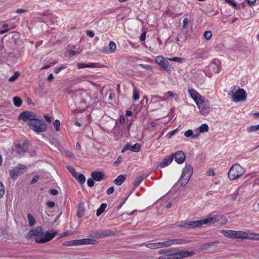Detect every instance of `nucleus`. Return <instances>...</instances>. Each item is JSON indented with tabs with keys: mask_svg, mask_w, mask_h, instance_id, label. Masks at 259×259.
<instances>
[{
	"mask_svg": "<svg viewBox=\"0 0 259 259\" xmlns=\"http://www.w3.org/2000/svg\"><path fill=\"white\" fill-rule=\"evenodd\" d=\"M18 119L28 122L29 127L36 133L44 132L47 130V125L36 118V115L30 111H24L18 116Z\"/></svg>",
	"mask_w": 259,
	"mask_h": 259,
	"instance_id": "1",
	"label": "nucleus"
},
{
	"mask_svg": "<svg viewBox=\"0 0 259 259\" xmlns=\"http://www.w3.org/2000/svg\"><path fill=\"white\" fill-rule=\"evenodd\" d=\"M58 232L52 229L44 234L43 229L40 226L36 227L29 231L26 236L27 239H34L37 243H44L53 239Z\"/></svg>",
	"mask_w": 259,
	"mask_h": 259,
	"instance_id": "2",
	"label": "nucleus"
},
{
	"mask_svg": "<svg viewBox=\"0 0 259 259\" xmlns=\"http://www.w3.org/2000/svg\"><path fill=\"white\" fill-rule=\"evenodd\" d=\"M188 93L190 96L196 104L200 113L203 115H207L210 111L209 101L193 89H189Z\"/></svg>",
	"mask_w": 259,
	"mask_h": 259,
	"instance_id": "3",
	"label": "nucleus"
},
{
	"mask_svg": "<svg viewBox=\"0 0 259 259\" xmlns=\"http://www.w3.org/2000/svg\"><path fill=\"white\" fill-rule=\"evenodd\" d=\"M227 222V218L221 214H209L208 217L203 219L204 224H212L214 226H222Z\"/></svg>",
	"mask_w": 259,
	"mask_h": 259,
	"instance_id": "4",
	"label": "nucleus"
},
{
	"mask_svg": "<svg viewBox=\"0 0 259 259\" xmlns=\"http://www.w3.org/2000/svg\"><path fill=\"white\" fill-rule=\"evenodd\" d=\"M244 168L239 164L235 163L231 166L228 173L229 179L231 180H235L240 178L244 173Z\"/></svg>",
	"mask_w": 259,
	"mask_h": 259,
	"instance_id": "5",
	"label": "nucleus"
},
{
	"mask_svg": "<svg viewBox=\"0 0 259 259\" xmlns=\"http://www.w3.org/2000/svg\"><path fill=\"white\" fill-rule=\"evenodd\" d=\"M194 254L193 251L182 250L168 255L160 256L158 259H182L186 257L191 256Z\"/></svg>",
	"mask_w": 259,
	"mask_h": 259,
	"instance_id": "6",
	"label": "nucleus"
},
{
	"mask_svg": "<svg viewBox=\"0 0 259 259\" xmlns=\"http://www.w3.org/2000/svg\"><path fill=\"white\" fill-rule=\"evenodd\" d=\"M193 174V167L190 164H187L183 169L181 177L179 180L181 186H185L190 180Z\"/></svg>",
	"mask_w": 259,
	"mask_h": 259,
	"instance_id": "7",
	"label": "nucleus"
},
{
	"mask_svg": "<svg viewBox=\"0 0 259 259\" xmlns=\"http://www.w3.org/2000/svg\"><path fill=\"white\" fill-rule=\"evenodd\" d=\"M234 239L259 240V234L253 233L249 231H235Z\"/></svg>",
	"mask_w": 259,
	"mask_h": 259,
	"instance_id": "8",
	"label": "nucleus"
},
{
	"mask_svg": "<svg viewBox=\"0 0 259 259\" xmlns=\"http://www.w3.org/2000/svg\"><path fill=\"white\" fill-rule=\"evenodd\" d=\"M235 90V87H234V88L229 93V95L232 96V101L236 102L244 101L246 98L245 91L242 89H240L234 92Z\"/></svg>",
	"mask_w": 259,
	"mask_h": 259,
	"instance_id": "9",
	"label": "nucleus"
},
{
	"mask_svg": "<svg viewBox=\"0 0 259 259\" xmlns=\"http://www.w3.org/2000/svg\"><path fill=\"white\" fill-rule=\"evenodd\" d=\"M221 67V62L218 59L213 60L208 66V72L210 76L213 73L220 72Z\"/></svg>",
	"mask_w": 259,
	"mask_h": 259,
	"instance_id": "10",
	"label": "nucleus"
},
{
	"mask_svg": "<svg viewBox=\"0 0 259 259\" xmlns=\"http://www.w3.org/2000/svg\"><path fill=\"white\" fill-rule=\"evenodd\" d=\"M155 62L163 69L170 70L171 66L170 65L168 61H167L163 56H158L155 57Z\"/></svg>",
	"mask_w": 259,
	"mask_h": 259,
	"instance_id": "11",
	"label": "nucleus"
},
{
	"mask_svg": "<svg viewBox=\"0 0 259 259\" xmlns=\"http://www.w3.org/2000/svg\"><path fill=\"white\" fill-rule=\"evenodd\" d=\"M182 240L178 239H167L163 242H158L159 248L167 247L172 245L182 244Z\"/></svg>",
	"mask_w": 259,
	"mask_h": 259,
	"instance_id": "12",
	"label": "nucleus"
},
{
	"mask_svg": "<svg viewBox=\"0 0 259 259\" xmlns=\"http://www.w3.org/2000/svg\"><path fill=\"white\" fill-rule=\"evenodd\" d=\"M203 225H204V224L203 223V219H202L200 220L189 221L187 223L182 222L179 225V226L186 228H192L198 227Z\"/></svg>",
	"mask_w": 259,
	"mask_h": 259,
	"instance_id": "13",
	"label": "nucleus"
},
{
	"mask_svg": "<svg viewBox=\"0 0 259 259\" xmlns=\"http://www.w3.org/2000/svg\"><path fill=\"white\" fill-rule=\"evenodd\" d=\"M26 168L25 166L19 164L17 166L13 168L10 171V175L12 178L16 179L19 175L24 172Z\"/></svg>",
	"mask_w": 259,
	"mask_h": 259,
	"instance_id": "14",
	"label": "nucleus"
},
{
	"mask_svg": "<svg viewBox=\"0 0 259 259\" xmlns=\"http://www.w3.org/2000/svg\"><path fill=\"white\" fill-rule=\"evenodd\" d=\"M98 243V241L95 239L91 238H85L80 240H73L72 242V244L74 245H80L84 244H97Z\"/></svg>",
	"mask_w": 259,
	"mask_h": 259,
	"instance_id": "15",
	"label": "nucleus"
},
{
	"mask_svg": "<svg viewBox=\"0 0 259 259\" xmlns=\"http://www.w3.org/2000/svg\"><path fill=\"white\" fill-rule=\"evenodd\" d=\"M113 232L109 230H102L94 233V237L97 239L104 238L112 235Z\"/></svg>",
	"mask_w": 259,
	"mask_h": 259,
	"instance_id": "16",
	"label": "nucleus"
},
{
	"mask_svg": "<svg viewBox=\"0 0 259 259\" xmlns=\"http://www.w3.org/2000/svg\"><path fill=\"white\" fill-rule=\"evenodd\" d=\"M174 157L175 161L179 164L183 163L186 158L184 153L182 151H177L174 155H173V158Z\"/></svg>",
	"mask_w": 259,
	"mask_h": 259,
	"instance_id": "17",
	"label": "nucleus"
},
{
	"mask_svg": "<svg viewBox=\"0 0 259 259\" xmlns=\"http://www.w3.org/2000/svg\"><path fill=\"white\" fill-rule=\"evenodd\" d=\"M91 176L93 180L98 182L104 179V174L102 171H94L92 172Z\"/></svg>",
	"mask_w": 259,
	"mask_h": 259,
	"instance_id": "18",
	"label": "nucleus"
},
{
	"mask_svg": "<svg viewBox=\"0 0 259 259\" xmlns=\"http://www.w3.org/2000/svg\"><path fill=\"white\" fill-rule=\"evenodd\" d=\"M173 160V155H171L165 158L162 162L158 165L160 168L165 167L169 165Z\"/></svg>",
	"mask_w": 259,
	"mask_h": 259,
	"instance_id": "19",
	"label": "nucleus"
},
{
	"mask_svg": "<svg viewBox=\"0 0 259 259\" xmlns=\"http://www.w3.org/2000/svg\"><path fill=\"white\" fill-rule=\"evenodd\" d=\"M235 231L231 230H222L221 233L226 237L231 239H234Z\"/></svg>",
	"mask_w": 259,
	"mask_h": 259,
	"instance_id": "20",
	"label": "nucleus"
},
{
	"mask_svg": "<svg viewBox=\"0 0 259 259\" xmlns=\"http://www.w3.org/2000/svg\"><path fill=\"white\" fill-rule=\"evenodd\" d=\"M76 66L79 69H82L85 67L94 68L97 67L96 64L94 63H91L90 64L78 63L76 64Z\"/></svg>",
	"mask_w": 259,
	"mask_h": 259,
	"instance_id": "21",
	"label": "nucleus"
},
{
	"mask_svg": "<svg viewBox=\"0 0 259 259\" xmlns=\"http://www.w3.org/2000/svg\"><path fill=\"white\" fill-rule=\"evenodd\" d=\"M143 245H144L146 247L151 249H155L159 248V246L158 245V242L143 243V244H142L140 246H143Z\"/></svg>",
	"mask_w": 259,
	"mask_h": 259,
	"instance_id": "22",
	"label": "nucleus"
},
{
	"mask_svg": "<svg viewBox=\"0 0 259 259\" xmlns=\"http://www.w3.org/2000/svg\"><path fill=\"white\" fill-rule=\"evenodd\" d=\"M126 175H120L114 180V184L118 186L121 185L126 179Z\"/></svg>",
	"mask_w": 259,
	"mask_h": 259,
	"instance_id": "23",
	"label": "nucleus"
},
{
	"mask_svg": "<svg viewBox=\"0 0 259 259\" xmlns=\"http://www.w3.org/2000/svg\"><path fill=\"white\" fill-rule=\"evenodd\" d=\"M27 219L29 226L33 227L35 225L36 221L31 213L27 214Z\"/></svg>",
	"mask_w": 259,
	"mask_h": 259,
	"instance_id": "24",
	"label": "nucleus"
},
{
	"mask_svg": "<svg viewBox=\"0 0 259 259\" xmlns=\"http://www.w3.org/2000/svg\"><path fill=\"white\" fill-rule=\"evenodd\" d=\"M106 206L107 204L106 203H102L100 207L97 210V216H100L104 211Z\"/></svg>",
	"mask_w": 259,
	"mask_h": 259,
	"instance_id": "25",
	"label": "nucleus"
},
{
	"mask_svg": "<svg viewBox=\"0 0 259 259\" xmlns=\"http://www.w3.org/2000/svg\"><path fill=\"white\" fill-rule=\"evenodd\" d=\"M144 178H145V177H144L143 176H141L140 177H137L134 181V186L136 187H137L138 186H139L140 185V184L142 183L143 180L144 179Z\"/></svg>",
	"mask_w": 259,
	"mask_h": 259,
	"instance_id": "26",
	"label": "nucleus"
},
{
	"mask_svg": "<svg viewBox=\"0 0 259 259\" xmlns=\"http://www.w3.org/2000/svg\"><path fill=\"white\" fill-rule=\"evenodd\" d=\"M209 127L207 124L204 123L202 124L201 125H200L197 130H199V131L200 133H204L205 132H207L208 131Z\"/></svg>",
	"mask_w": 259,
	"mask_h": 259,
	"instance_id": "27",
	"label": "nucleus"
},
{
	"mask_svg": "<svg viewBox=\"0 0 259 259\" xmlns=\"http://www.w3.org/2000/svg\"><path fill=\"white\" fill-rule=\"evenodd\" d=\"M80 184H83L85 181V178L82 174H78L77 178H75Z\"/></svg>",
	"mask_w": 259,
	"mask_h": 259,
	"instance_id": "28",
	"label": "nucleus"
},
{
	"mask_svg": "<svg viewBox=\"0 0 259 259\" xmlns=\"http://www.w3.org/2000/svg\"><path fill=\"white\" fill-rule=\"evenodd\" d=\"M127 199V196L122 197L121 198V199L120 200H118L117 201V203H118V206L117 207L118 210L119 209L122 207V206L125 203Z\"/></svg>",
	"mask_w": 259,
	"mask_h": 259,
	"instance_id": "29",
	"label": "nucleus"
},
{
	"mask_svg": "<svg viewBox=\"0 0 259 259\" xmlns=\"http://www.w3.org/2000/svg\"><path fill=\"white\" fill-rule=\"evenodd\" d=\"M22 100L20 98H19L18 97H15L13 98L14 104L16 107H20L21 105V104H22Z\"/></svg>",
	"mask_w": 259,
	"mask_h": 259,
	"instance_id": "30",
	"label": "nucleus"
},
{
	"mask_svg": "<svg viewBox=\"0 0 259 259\" xmlns=\"http://www.w3.org/2000/svg\"><path fill=\"white\" fill-rule=\"evenodd\" d=\"M67 168L74 178H77V173L76 172L75 169L72 166L68 165L67 166Z\"/></svg>",
	"mask_w": 259,
	"mask_h": 259,
	"instance_id": "31",
	"label": "nucleus"
},
{
	"mask_svg": "<svg viewBox=\"0 0 259 259\" xmlns=\"http://www.w3.org/2000/svg\"><path fill=\"white\" fill-rule=\"evenodd\" d=\"M259 130V124L251 125L247 128L248 132L251 133Z\"/></svg>",
	"mask_w": 259,
	"mask_h": 259,
	"instance_id": "32",
	"label": "nucleus"
},
{
	"mask_svg": "<svg viewBox=\"0 0 259 259\" xmlns=\"http://www.w3.org/2000/svg\"><path fill=\"white\" fill-rule=\"evenodd\" d=\"M27 150V148L26 147V145H25L24 143H23V145H21L20 144H19L17 147V151L19 152V153H21V152H25Z\"/></svg>",
	"mask_w": 259,
	"mask_h": 259,
	"instance_id": "33",
	"label": "nucleus"
},
{
	"mask_svg": "<svg viewBox=\"0 0 259 259\" xmlns=\"http://www.w3.org/2000/svg\"><path fill=\"white\" fill-rule=\"evenodd\" d=\"M140 148L141 145L138 143H136L131 147L130 150L134 152H138L140 151Z\"/></svg>",
	"mask_w": 259,
	"mask_h": 259,
	"instance_id": "34",
	"label": "nucleus"
},
{
	"mask_svg": "<svg viewBox=\"0 0 259 259\" xmlns=\"http://www.w3.org/2000/svg\"><path fill=\"white\" fill-rule=\"evenodd\" d=\"M140 98L139 91L136 89H134L133 91V99L134 101H137Z\"/></svg>",
	"mask_w": 259,
	"mask_h": 259,
	"instance_id": "35",
	"label": "nucleus"
},
{
	"mask_svg": "<svg viewBox=\"0 0 259 259\" xmlns=\"http://www.w3.org/2000/svg\"><path fill=\"white\" fill-rule=\"evenodd\" d=\"M19 75L20 73L18 71L15 72L14 75L9 78V81L10 82H13L15 81L18 78Z\"/></svg>",
	"mask_w": 259,
	"mask_h": 259,
	"instance_id": "36",
	"label": "nucleus"
},
{
	"mask_svg": "<svg viewBox=\"0 0 259 259\" xmlns=\"http://www.w3.org/2000/svg\"><path fill=\"white\" fill-rule=\"evenodd\" d=\"M84 213V208L82 207L79 206L77 210V216L79 218H81L83 216Z\"/></svg>",
	"mask_w": 259,
	"mask_h": 259,
	"instance_id": "37",
	"label": "nucleus"
},
{
	"mask_svg": "<svg viewBox=\"0 0 259 259\" xmlns=\"http://www.w3.org/2000/svg\"><path fill=\"white\" fill-rule=\"evenodd\" d=\"M113 47V41H110L109 42V47H107L104 48V52H108L109 51L111 53H112L113 52V51H112Z\"/></svg>",
	"mask_w": 259,
	"mask_h": 259,
	"instance_id": "38",
	"label": "nucleus"
},
{
	"mask_svg": "<svg viewBox=\"0 0 259 259\" xmlns=\"http://www.w3.org/2000/svg\"><path fill=\"white\" fill-rule=\"evenodd\" d=\"M215 244H216V242H209V243L204 244L202 246L201 249H206L209 248L211 246L214 245Z\"/></svg>",
	"mask_w": 259,
	"mask_h": 259,
	"instance_id": "39",
	"label": "nucleus"
},
{
	"mask_svg": "<svg viewBox=\"0 0 259 259\" xmlns=\"http://www.w3.org/2000/svg\"><path fill=\"white\" fill-rule=\"evenodd\" d=\"M203 36L206 40H209L212 36L211 32L210 31H206L203 34Z\"/></svg>",
	"mask_w": 259,
	"mask_h": 259,
	"instance_id": "40",
	"label": "nucleus"
},
{
	"mask_svg": "<svg viewBox=\"0 0 259 259\" xmlns=\"http://www.w3.org/2000/svg\"><path fill=\"white\" fill-rule=\"evenodd\" d=\"M60 121L58 119L55 120L54 122V126L57 131H59L60 130Z\"/></svg>",
	"mask_w": 259,
	"mask_h": 259,
	"instance_id": "41",
	"label": "nucleus"
},
{
	"mask_svg": "<svg viewBox=\"0 0 259 259\" xmlns=\"http://www.w3.org/2000/svg\"><path fill=\"white\" fill-rule=\"evenodd\" d=\"M139 66H140V67H141L142 68H144V69H145L147 70H149V71H152V67L150 65H148V64H140L139 65Z\"/></svg>",
	"mask_w": 259,
	"mask_h": 259,
	"instance_id": "42",
	"label": "nucleus"
},
{
	"mask_svg": "<svg viewBox=\"0 0 259 259\" xmlns=\"http://www.w3.org/2000/svg\"><path fill=\"white\" fill-rule=\"evenodd\" d=\"M184 136L186 137L193 138V132L191 130H188L184 133Z\"/></svg>",
	"mask_w": 259,
	"mask_h": 259,
	"instance_id": "43",
	"label": "nucleus"
},
{
	"mask_svg": "<svg viewBox=\"0 0 259 259\" xmlns=\"http://www.w3.org/2000/svg\"><path fill=\"white\" fill-rule=\"evenodd\" d=\"M5 192V187L3 183L0 181V198L4 196Z\"/></svg>",
	"mask_w": 259,
	"mask_h": 259,
	"instance_id": "44",
	"label": "nucleus"
},
{
	"mask_svg": "<svg viewBox=\"0 0 259 259\" xmlns=\"http://www.w3.org/2000/svg\"><path fill=\"white\" fill-rule=\"evenodd\" d=\"M170 60L180 63L183 62V59L180 57H174L170 59Z\"/></svg>",
	"mask_w": 259,
	"mask_h": 259,
	"instance_id": "45",
	"label": "nucleus"
},
{
	"mask_svg": "<svg viewBox=\"0 0 259 259\" xmlns=\"http://www.w3.org/2000/svg\"><path fill=\"white\" fill-rule=\"evenodd\" d=\"M94 181V180H93V178L88 180L87 184L89 187H93L94 186L95 183Z\"/></svg>",
	"mask_w": 259,
	"mask_h": 259,
	"instance_id": "46",
	"label": "nucleus"
},
{
	"mask_svg": "<svg viewBox=\"0 0 259 259\" xmlns=\"http://www.w3.org/2000/svg\"><path fill=\"white\" fill-rule=\"evenodd\" d=\"M65 68H66L65 66H61L60 67H57L55 68V69L54 70V72L55 73L57 74V73H59L61 70H63V69H65Z\"/></svg>",
	"mask_w": 259,
	"mask_h": 259,
	"instance_id": "47",
	"label": "nucleus"
},
{
	"mask_svg": "<svg viewBox=\"0 0 259 259\" xmlns=\"http://www.w3.org/2000/svg\"><path fill=\"white\" fill-rule=\"evenodd\" d=\"M47 206L50 208H53L55 205V203L54 201H49L47 203Z\"/></svg>",
	"mask_w": 259,
	"mask_h": 259,
	"instance_id": "48",
	"label": "nucleus"
},
{
	"mask_svg": "<svg viewBox=\"0 0 259 259\" xmlns=\"http://www.w3.org/2000/svg\"><path fill=\"white\" fill-rule=\"evenodd\" d=\"M87 35L90 37H93L95 35L94 32L92 30H87Z\"/></svg>",
	"mask_w": 259,
	"mask_h": 259,
	"instance_id": "49",
	"label": "nucleus"
},
{
	"mask_svg": "<svg viewBox=\"0 0 259 259\" xmlns=\"http://www.w3.org/2000/svg\"><path fill=\"white\" fill-rule=\"evenodd\" d=\"M70 234V233L69 231L64 232L63 233H61V234H59V238H62L64 237H66V236H68V235H69Z\"/></svg>",
	"mask_w": 259,
	"mask_h": 259,
	"instance_id": "50",
	"label": "nucleus"
},
{
	"mask_svg": "<svg viewBox=\"0 0 259 259\" xmlns=\"http://www.w3.org/2000/svg\"><path fill=\"white\" fill-rule=\"evenodd\" d=\"M39 179V176H37V175H35L32 179V180H31V184H34L36 182H37L38 180Z\"/></svg>",
	"mask_w": 259,
	"mask_h": 259,
	"instance_id": "51",
	"label": "nucleus"
},
{
	"mask_svg": "<svg viewBox=\"0 0 259 259\" xmlns=\"http://www.w3.org/2000/svg\"><path fill=\"white\" fill-rule=\"evenodd\" d=\"M56 62H52L50 63V64L49 65H46L44 66H43L41 68L42 70H44V69H48L49 67H50L51 66L53 65L54 64H56Z\"/></svg>",
	"mask_w": 259,
	"mask_h": 259,
	"instance_id": "52",
	"label": "nucleus"
},
{
	"mask_svg": "<svg viewBox=\"0 0 259 259\" xmlns=\"http://www.w3.org/2000/svg\"><path fill=\"white\" fill-rule=\"evenodd\" d=\"M146 38V32H143L140 36V40L141 41H144Z\"/></svg>",
	"mask_w": 259,
	"mask_h": 259,
	"instance_id": "53",
	"label": "nucleus"
},
{
	"mask_svg": "<svg viewBox=\"0 0 259 259\" xmlns=\"http://www.w3.org/2000/svg\"><path fill=\"white\" fill-rule=\"evenodd\" d=\"M200 133H201L197 128L196 130L195 131V133H193V138H196L197 137H198Z\"/></svg>",
	"mask_w": 259,
	"mask_h": 259,
	"instance_id": "54",
	"label": "nucleus"
},
{
	"mask_svg": "<svg viewBox=\"0 0 259 259\" xmlns=\"http://www.w3.org/2000/svg\"><path fill=\"white\" fill-rule=\"evenodd\" d=\"M188 23H189L188 19L187 18H185L183 20V27L186 28L187 27Z\"/></svg>",
	"mask_w": 259,
	"mask_h": 259,
	"instance_id": "55",
	"label": "nucleus"
},
{
	"mask_svg": "<svg viewBox=\"0 0 259 259\" xmlns=\"http://www.w3.org/2000/svg\"><path fill=\"white\" fill-rule=\"evenodd\" d=\"M107 194H111L113 193V186L110 187L106 191Z\"/></svg>",
	"mask_w": 259,
	"mask_h": 259,
	"instance_id": "56",
	"label": "nucleus"
},
{
	"mask_svg": "<svg viewBox=\"0 0 259 259\" xmlns=\"http://www.w3.org/2000/svg\"><path fill=\"white\" fill-rule=\"evenodd\" d=\"M119 121L121 124H123L125 122L124 116L123 115H120Z\"/></svg>",
	"mask_w": 259,
	"mask_h": 259,
	"instance_id": "57",
	"label": "nucleus"
},
{
	"mask_svg": "<svg viewBox=\"0 0 259 259\" xmlns=\"http://www.w3.org/2000/svg\"><path fill=\"white\" fill-rule=\"evenodd\" d=\"M58 193V192L56 189H51L50 191V194L53 195H57Z\"/></svg>",
	"mask_w": 259,
	"mask_h": 259,
	"instance_id": "58",
	"label": "nucleus"
},
{
	"mask_svg": "<svg viewBox=\"0 0 259 259\" xmlns=\"http://www.w3.org/2000/svg\"><path fill=\"white\" fill-rule=\"evenodd\" d=\"M48 80L49 81H52L54 79V75L52 73H50L48 77Z\"/></svg>",
	"mask_w": 259,
	"mask_h": 259,
	"instance_id": "59",
	"label": "nucleus"
},
{
	"mask_svg": "<svg viewBox=\"0 0 259 259\" xmlns=\"http://www.w3.org/2000/svg\"><path fill=\"white\" fill-rule=\"evenodd\" d=\"M121 160H122V157L119 156L117 158V160L115 161H114V164H118L121 162Z\"/></svg>",
	"mask_w": 259,
	"mask_h": 259,
	"instance_id": "60",
	"label": "nucleus"
},
{
	"mask_svg": "<svg viewBox=\"0 0 259 259\" xmlns=\"http://www.w3.org/2000/svg\"><path fill=\"white\" fill-rule=\"evenodd\" d=\"M168 251L166 249H161L159 250L158 253L160 254H164L167 253Z\"/></svg>",
	"mask_w": 259,
	"mask_h": 259,
	"instance_id": "61",
	"label": "nucleus"
},
{
	"mask_svg": "<svg viewBox=\"0 0 259 259\" xmlns=\"http://www.w3.org/2000/svg\"><path fill=\"white\" fill-rule=\"evenodd\" d=\"M131 147L132 146L130 145L129 144H126L124 148L122 150V152H123L124 150H130Z\"/></svg>",
	"mask_w": 259,
	"mask_h": 259,
	"instance_id": "62",
	"label": "nucleus"
},
{
	"mask_svg": "<svg viewBox=\"0 0 259 259\" xmlns=\"http://www.w3.org/2000/svg\"><path fill=\"white\" fill-rule=\"evenodd\" d=\"M26 12V10L22 9H18V10L16 11V13H18V14L25 13V12Z\"/></svg>",
	"mask_w": 259,
	"mask_h": 259,
	"instance_id": "63",
	"label": "nucleus"
},
{
	"mask_svg": "<svg viewBox=\"0 0 259 259\" xmlns=\"http://www.w3.org/2000/svg\"><path fill=\"white\" fill-rule=\"evenodd\" d=\"M175 132H176V130H174V131H172L170 132H169L167 135V136L168 138H170L171 137L175 134Z\"/></svg>",
	"mask_w": 259,
	"mask_h": 259,
	"instance_id": "64",
	"label": "nucleus"
}]
</instances>
